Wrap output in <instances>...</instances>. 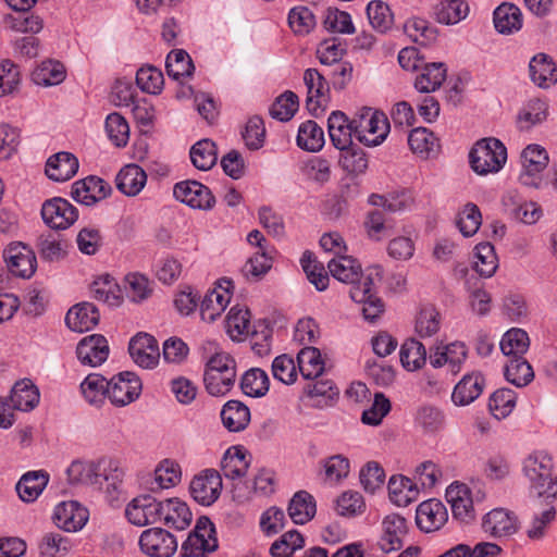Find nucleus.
I'll return each instance as SVG.
<instances>
[{
    "label": "nucleus",
    "mask_w": 557,
    "mask_h": 557,
    "mask_svg": "<svg viewBox=\"0 0 557 557\" xmlns=\"http://www.w3.org/2000/svg\"><path fill=\"white\" fill-rule=\"evenodd\" d=\"M67 480L71 484L97 485L102 480L116 482L122 481L123 473L117 469V463L111 459L100 460H74L66 470Z\"/></svg>",
    "instance_id": "f257e3e1"
},
{
    "label": "nucleus",
    "mask_w": 557,
    "mask_h": 557,
    "mask_svg": "<svg viewBox=\"0 0 557 557\" xmlns=\"http://www.w3.org/2000/svg\"><path fill=\"white\" fill-rule=\"evenodd\" d=\"M553 461L545 454L530 455L523 462V472L530 481V497L557 498V480L552 475Z\"/></svg>",
    "instance_id": "f03ea898"
},
{
    "label": "nucleus",
    "mask_w": 557,
    "mask_h": 557,
    "mask_svg": "<svg viewBox=\"0 0 557 557\" xmlns=\"http://www.w3.org/2000/svg\"><path fill=\"white\" fill-rule=\"evenodd\" d=\"M236 362L226 352H216L206 363L203 383L209 395L222 397L234 386Z\"/></svg>",
    "instance_id": "7ed1b4c3"
},
{
    "label": "nucleus",
    "mask_w": 557,
    "mask_h": 557,
    "mask_svg": "<svg viewBox=\"0 0 557 557\" xmlns=\"http://www.w3.org/2000/svg\"><path fill=\"white\" fill-rule=\"evenodd\" d=\"M469 161L479 175L497 173L507 161V149L497 138H482L470 150Z\"/></svg>",
    "instance_id": "20e7f679"
},
{
    "label": "nucleus",
    "mask_w": 557,
    "mask_h": 557,
    "mask_svg": "<svg viewBox=\"0 0 557 557\" xmlns=\"http://www.w3.org/2000/svg\"><path fill=\"white\" fill-rule=\"evenodd\" d=\"M356 139L369 147L381 145L389 133L387 116L371 108H362L355 116Z\"/></svg>",
    "instance_id": "39448f33"
},
{
    "label": "nucleus",
    "mask_w": 557,
    "mask_h": 557,
    "mask_svg": "<svg viewBox=\"0 0 557 557\" xmlns=\"http://www.w3.org/2000/svg\"><path fill=\"white\" fill-rule=\"evenodd\" d=\"M383 276L381 265H374L367 272L362 286L350 287L349 296L358 304H362V314L367 321L374 322L384 312V304L374 293L373 287Z\"/></svg>",
    "instance_id": "423d86ee"
},
{
    "label": "nucleus",
    "mask_w": 557,
    "mask_h": 557,
    "mask_svg": "<svg viewBox=\"0 0 557 557\" xmlns=\"http://www.w3.org/2000/svg\"><path fill=\"white\" fill-rule=\"evenodd\" d=\"M548 160V153L542 146L536 144L527 146L521 153L522 172L519 175L520 183L534 188L547 186L548 183L543 180L541 173L546 169Z\"/></svg>",
    "instance_id": "0eeeda50"
},
{
    "label": "nucleus",
    "mask_w": 557,
    "mask_h": 557,
    "mask_svg": "<svg viewBox=\"0 0 557 557\" xmlns=\"http://www.w3.org/2000/svg\"><path fill=\"white\" fill-rule=\"evenodd\" d=\"M44 223L52 230H66L78 220V210L67 199L53 197L41 205Z\"/></svg>",
    "instance_id": "6e6552de"
},
{
    "label": "nucleus",
    "mask_w": 557,
    "mask_h": 557,
    "mask_svg": "<svg viewBox=\"0 0 557 557\" xmlns=\"http://www.w3.org/2000/svg\"><path fill=\"white\" fill-rule=\"evenodd\" d=\"M111 193L112 187L107 181L96 175H89L72 184L70 196L79 205L94 207L108 198Z\"/></svg>",
    "instance_id": "1a4fd4ad"
},
{
    "label": "nucleus",
    "mask_w": 557,
    "mask_h": 557,
    "mask_svg": "<svg viewBox=\"0 0 557 557\" xmlns=\"http://www.w3.org/2000/svg\"><path fill=\"white\" fill-rule=\"evenodd\" d=\"M108 398L112 405L124 407L136 400L141 393V381L131 371L120 372L108 381Z\"/></svg>",
    "instance_id": "9d476101"
},
{
    "label": "nucleus",
    "mask_w": 557,
    "mask_h": 557,
    "mask_svg": "<svg viewBox=\"0 0 557 557\" xmlns=\"http://www.w3.org/2000/svg\"><path fill=\"white\" fill-rule=\"evenodd\" d=\"M555 499L545 497H530L529 510L531 511V521L527 529V536L532 541L542 540L556 519Z\"/></svg>",
    "instance_id": "9b49d317"
},
{
    "label": "nucleus",
    "mask_w": 557,
    "mask_h": 557,
    "mask_svg": "<svg viewBox=\"0 0 557 557\" xmlns=\"http://www.w3.org/2000/svg\"><path fill=\"white\" fill-rule=\"evenodd\" d=\"M10 273L16 277L30 278L35 273V251L22 242L10 243L2 252Z\"/></svg>",
    "instance_id": "f8f14e48"
},
{
    "label": "nucleus",
    "mask_w": 557,
    "mask_h": 557,
    "mask_svg": "<svg viewBox=\"0 0 557 557\" xmlns=\"http://www.w3.org/2000/svg\"><path fill=\"white\" fill-rule=\"evenodd\" d=\"M325 76V72L321 73L317 69H307L304 73V83L308 89L306 106L313 116H319L330 100V82Z\"/></svg>",
    "instance_id": "ddd939ff"
},
{
    "label": "nucleus",
    "mask_w": 557,
    "mask_h": 557,
    "mask_svg": "<svg viewBox=\"0 0 557 557\" xmlns=\"http://www.w3.org/2000/svg\"><path fill=\"white\" fill-rule=\"evenodd\" d=\"M173 195L176 200L193 209L210 210L215 205V197L210 188L197 181H182L174 185Z\"/></svg>",
    "instance_id": "4468645a"
},
{
    "label": "nucleus",
    "mask_w": 557,
    "mask_h": 557,
    "mask_svg": "<svg viewBox=\"0 0 557 557\" xmlns=\"http://www.w3.org/2000/svg\"><path fill=\"white\" fill-rule=\"evenodd\" d=\"M222 491V478L214 469H206L195 475L189 484L191 497L202 506L218 500Z\"/></svg>",
    "instance_id": "2eb2a0df"
},
{
    "label": "nucleus",
    "mask_w": 557,
    "mask_h": 557,
    "mask_svg": "<svg viewBox=\"0 0 557 557\" xmlns=\"http://www.w3.org/2000/svg\"><path fill=\"white\" fill-rule=\"evenodd\" d=\"M162 502L149 494L134 498L125 509L127 520L138 527L153 524L162 518Z\"/></svg>",
    "instance_id": "dca6fc26"
},
{
    "label": "nucleus",
    "mask_w": 557,
    "mask_h": 557,
    "mask_svg": "<svg viewBox=\"0 0 557 557\" xmlns=\"http://www.w3.org/2000/svg\"><path fill=\"white\" fill-rule=\"evenodd\" d=\"M139 546L150 557H172L177 549V541L169 531L151 528L141 533Z\"/></svg>",
    "instance_id": "f3484780"
},
{
    "label": "nucleus",
    "mask_w": 557,
    "mask_h": 557,
    "mask_svg": "<svg viewBox=\"0 0 557 557\" xmlns=\"http://www.w3.org/2000/svg\"><path fill=\"white\" fill-rule=\"evenodd\" d=\"M88 510L78 502H62L55 506L52 520L54 524L66 531L76 532L83 529L88 521Z\"/></svg>",
    "instance_id": "a211bd4d"
},
{
    "label": "nucleus",
    "mask_w": 557,
    "mask_h": 557,
    "mask_svg": "<svg viewBox=\"0 0 557 557\" xmlns=\"http://www.w3.org/2000/svg\"><path fill=\"white\" fill-rule=\"evenodd\" d=\"M76 355L82 364L98 367L108 359V341L101 334L85 336L77 344Z\"/></svg>",
    "instance_id": "6ab92c4d"
},
{
    "label": "nucleus",
    "mask_w": 557,
    "mask_h": 557,
    "mask_svg": "<svg viewBox=\"0 0 557 557\" xmlns=\"http://www.w3.org/2000/svg\"><path fill=\"white\" fill-rule=\"evenodd\" d=\"M407 532V520L404 517L398 513L386 516L382 521V535L377 542L380 549L384 553L400 549Z\"/></svg>",
    "instance_id": "aec40b11"
},
{
    "label": "nucleus",
    "mask_w": 557,
    "mask_h": 557,
    "mask_svg": "<svg viewBox=\"0 0 557 557\" xmlns=\"http://www.w3.org/2000/svg\"><path fill=\"white\" fill-rule=\"evenodd\" d=\"M128 351L135 363L147 369L153 368L160 357L157 339L147 333L135 335L129 342Z\"/></svg>",
    "instance_id": "412c9836"
},
{
    "label": "nucleus",
    "mask_w": 557,
    "mask_h": 557,
    "mask_svg": "<svg viewBox=\"0 0 557 557\" xmlns=\"http://www.w3.org/2000/svg\"><path fill=\"white\" fill-rule=\"evenodd\" d=\"M446 500L450 504L455 519L469 523L475 518L471 492L466 484L455 483L446 490Z\"/></svg>",
    "instance_id": "4be33fe9"
},
{
    "label": "nucleus",
    "mask_w": 557,
    "mask_h": 557,
    "mask_svg": "<svg viewBox=\"0 0 557 557\" xmlns=\"http://www.w3.org/2000/svg\"><path fill=\"white\" fill-rule=\"evenodd\" d=\"M482 528L493 537L510 536L518 531L519 521L513 512L496 508L484 516Z\"/></svg>",
    "instance_id": "5701e85b"
},
{
    "label": "nucleus",
    "mask_w": 557,
    "mask_h": 557,
    "mask_svg": "<svg viewBox=\"0 0 557 557\" xmlns=\"http://www.w3.org/2000/svg\"><path fill=\"white\" fill-rule=\"evenodd\" d=\"M78 168V159L73 153L60 151L48 158L45 174L53 182H66L77 173Z\"/></svg>",
    "instance_id": "b1692460"
},
{
    "label": "nucleus",
    "mask_w": 557,
    "mask_h": 557,
    "mask_svg": "<svg viewBox=\"0 0 557 557\" xmlns=\"http://www.w3.org/2000/svg\"><path fill=\"white\" fill-rule=\"evenodd\" d=\"M327 268L334 278L351 287L362 286V281L367 276L363 274L360 263L352 257L338 256L329 261Z\"/></svg>",
    "instance_id": "393cba45"
},
{
    "label": "nucleus",
    "mask_w": 557,
    "mask_h": 557,
    "mask_svg": "<svg viewBox=\"0 0 557 557\" xmlns=\"http://www.w3.org/2000/svg\"><path fill=\"white\" fill-rule=\"evenodd\" d=\"M355 117L349 120L342 111H333L327 119L329 135L332 144L337 149L347 148L352 144V137L356 138Z\"/></svg>",
    "instance_id": "a878e982"
},
{
    "label": "nucleus",
    "mask_w": 557,
    "mask_h": 557,
    "mask_svg": "<svg viewBox=\"0 0 557 557\" xmlns=\"http://www.w3.org/2000/svg\"><path fill=\"white\" fill-rule=\"evenodd\" d=\"M100 320L98 308L88 301L74 305L65 315L66 325L75 332H87L94 329Z\"/></svg>",
    "instance_id": "bb28decb"
},
{
    "label": "nucleus",
    "mask_w": 557,
    "mask_h": 557,
    "mask_svg": "<svg viewBox=\"0 0 557 557\" xmlns=\"http://www.w3.org/2000/svg\"><path fill=\"white\" fill-rule=\"evenodd\" d=\"M14 14L5 16L15 33H27L35 28V0H5Z\"/></svg>",
    "instance_id": "cd10ccee"
},
{
    "label": "nucleus",
    "mask_w": 557,
    "mask_h": 557,
    "mask_svg": "<svg viewBox=\"0 0 557 557\" xmlns=\"http://www.w3.org/2000/svg\"><path fill=\"white\" fill-rule=\"evenodd\" d=\"M485 379L480 372L466 374L455 386L451 400L456 406H467L482 394Z\"/></svg>",
    "instance_id": "c85d7f7f"
},
{
    "label": "nucleus",
    "mask_w": 557,
    "mask_h": 557,
    "mask_svg": "<svg viewBox=\"0 0 557 557\" xmlns=\"http://www.w3.org/2000/svg\"><path fill=\"white\" fill-rule=\"evenodd\" d=\"M529 73L531 81L540 88L545 89L557 83V65L545 53H539L531 59Z\"/></svg>",
    "instance_id": "c756f323"
},
{
    "label": "nucleus",
    "mask_w": 557,
    "mask_h": 557,
    "mask_svg": "<svg viewBox=\"0 0 557 557\" xmlns=\"http://www.w3.org/2000/svg\"><path fill=\"white\" fill-rule=\"evenodd\" d=\"M249 465L247 450L242 446H233L225 451L221 469L226 479L236 480L246 475Z\"/></svg>",
    "instance_id": "7c9ffc66"
},
{
    "label": "nucleus",
    "mask_w": 557,
    "mask_h": 557,
    "mask_svg": "<svg viewBox=\"0 0 557 557\" xmlns=\"http://www.w3.org/2000/svg\"><path fill=\"white\" fill-rule=\"evenodd\" d=\"M221 420L230 432H240L250 422V410L239 400H228L221 410Z\"/></svg>",
    "instance_id": "2f4dec72"
},
{
    "label": "nucleus",
    "mask_w": 557,
    "mask_h": 557,
    "mask_svg": "<svg viewBox=\"0 0 557 557\" xmlns=\"http://www.w3.org/2000/svg\"><path fill=\"white\" fill-rule=\"evenodd\" d=\"M117 189L126 196H136L147 182L146 172L137 164L125 165L115 178Z\"/></svg>",
    "instance_id": "473e14b6"
},
{
    "label": "nucleus",
    "mask_w": 557,
    "mask_h": 557,
    "mask_svg": "<svg viewBox=\"0 0 557 557\" xmlns=\"http://www.w3.org/2000/svg\"><path fill=\"white\" fill-rule=\"evenodd\" d=\"M162 518L164 523L176 530H185L191 522V511L186 503L178 498H169L162 502Z\"/></svg>",
    "instance_id": "72a5a7b5"
},
{
    "label": "nucleus",
    "mask_w": 557,
    "mask_h": 557,
    "mask_svg": "<svg viewBox=\"0 0 557 557\" xmlns=\"http://www.w3.org/2000/svg\"><path fill=\"white\" fill-rule=\"evenodd\" d=\"M446 519V510L440 502H423L417 509L416 521L424 532L440 529Z\"/></svg>",
    "instance_id": "f704fd0d"
},
{
    "label": "nucleus",
    "mask_w": 557,
    "mask_h": 557,
    "mask_svg": "<svg viewBox=\"0 0 557 557\" xmlns=\"http://www.w3.org/2000/svg\"><path fill=\"white\" fill-rule=\"evenodd\" d=\"M548 106L544 100L534 98L529 100L517 115V127L521 132L530 131L533 126L542 124L547 119Z\"/></svg>",
    "instance_id": "c9c22d12"
},
{
    "label": "nucleus",
    "mask_w": 557,
    "mask_h": 557,
    "mask_svg": "<svg viewBox=\"0 0 557 557\" xmlns=\"http://www.w3.org/2000/svg\"><path fill=\"white\" fill-rule=\"evenodd\" d=\"M287 511L294 523L305 524L315 515V500L307 491H298L292 497Z\"/></svg>",
    "instance_id": "e433bc0d"
},
{
    "label": "nucleus",
    "mask_w": 557,
    "mask_h": 557,
    "mask_svg": "<svg viewBox=\"0 0 557 557\" xmlns=\"http://www.w3.org/2000/svg\"><path fill=\"white\" fill-rule=\"evenodd\" d=\"M494 26L500 34H512L522 27V13L520 9L504 2L494 11Z\"/></svg>",
    "instance_id": "4c0bfd02"
},
{
    "label": "nucleus",
    "mask_w": 557,
    "mask_h": 557,
    "mask_svg": "<svg viewBox=\"0 0 557 557\" xmlns=\"http://www.w3.org/2000/svg\"><path fill=\"white\" fill-rule=\"evenodd\" d=\"M446 65L443 62L429 63L423 66V72L417 76L414 88L419 92L430 94L441 87L446 78Z\"/></svg>",
    "instance_id": "58836bf2"
},
{
    "label": "nucleus",
    "mask_w": 557,
    "mask_h": 557,
    "mask_svg": "<svg viewBox=\"0 0 557 557\" xmlns=\"http://www.w3.org/2000/svg\"><path fill=\"white\" fill-rule=\"evenodd\" d=\"M69 243L60 235L41 237L39 243V255L42 263L58 264L67 257Z\"/></svg>",
    "instance_id": "ea45409f"
},
{
    "label": "nucleus",
    "mask_w": 557,
    "mask_h": 557,
    "mask_svg": "<svg viewBox=\"0 0 557 557\" xmlns=\"http://www.w3.org/2000/svg\"><path fill=\"white\" fill-rule=\"evenodd\" d=\"M469 13L467 0H443L434 8V15L438 23L454 25L465 20Z\"/></svg>",
    "instance_id": "a19ab883"
},
{
    "label": "nucleus",
    "mask_w": 557,
    "mask_h": 557,
    "mask_svg": "<svg viewBox=\"0 0 557 557\" xmlns=\"http://www.w3.org/2000/svg\"><path fill=\"white\" fill-rule=\"evenodd\" d=\"M239 386L245 395L260 398L269 392L270 380L262 369L251 368L243 374Z\"/></svg>",
    "instance_id": "79ce46f5"
},
{
    "label": "nucleus",
    "mask_w": 557,
    "mask_h": 557,
    "mask_svg": "<svg viewBox=\"0 0 557 557\" xmlns=\"http://www.w3.org/2000/svg\"><path fill=\"white\" fill-rule=\"evenodd\" d=\"M389 498L397 506H407L418 495L417 483L404 475H393L388 481Z\"/></svg>",
    "instance_id": "37998d69"
},
{
    "label": "nucleus",
    "mask_w": 557,
    "mask_h": 557,
    "mask_svg": "<svg viewBox=\"0 0 557 557\" xmlns=\"http://www.w3.org/2000/svg\"><path fill=\"white\" fill-rule=\"evenodd\" d=\"M108 381L98 373H91L81 384V391L85 400L91 406L100 407L108 397Z\"/></svg>",
    "instance_id": "c03bdc74"
},
{
    "label": "nucleus",
    "mask_w": 557,
    "mask_h": 557,
    "mask_svg": "<svg viewBox=\"0 0 557 557\" xmlns=\"http://www.w3.org/2000/svg\"><path fill=\"white\" fill-rule=\"evenodd\" d=\"M296 140L299 148L317 152L324 146V132L314 121L309 120L299 126Z\"/></svg>",
    "instance_id": "a18cd8bd"
},
{
    "label": "nucleus",
    "mask_w": 557,
    "mask_h": 557,
    "mask_svg": "<svg viewBox=\"0 0 557 557\" xmlns=\"http://www.w3.org/2000/svg\"><path fill=\"white\" fill-rule=\"evenodd\" d=\"M12 407L18 411H30L35 407V384L30 379L16 382L8 397Z\"/></svg>",
    "instance_id": "49530a36"
},
{
    "label": "nucleus",
    "mask_w": 557,
    "mask_h": 557,
    "mask_svg": "<svg viewBox=\"0 0 557 557\" xmlns=\"http://www.w3.org/2000/svg\"><path fill=\"white\" fill-rule=\"evenodd\" d=\"M298 368L301 375L307 380L320 376L324 370L321 352L315 347H305L297 355Z\"/></svg>",
    "instance_id": "de8ad7c7"
},
{
    "label": "nucleus",
    "mask_w": 557,
    "mask_h": 557,
    "mask_svg": "<svg viewBox=\"0 0 557 557\" xmlns=\"http://www.w3.org/2000/svg\"><path fill=\"white\" fill-rule=\"evenodd\" d=\"M65 78V66L58 60L47 59L37 65V86H57L63 83Z\"/></svg>",
    "instance_id": "09e8293b"
},
{
    "label": "nucleus",
    "mask_w": 557,
    "mask_h": 557,
    "mask_svg": "<svg viewBox=\"0 0 557 557\" xmlns=\"http://www.w3.org/2000/svg\"><path fill=\"white\" fill-rule=\"evenodd\" d=\"M190 160L194 166L201 171L210 170L218 160V151L214 141L201 139L190 149Z\"/></svg>",
    "instance_id": "8fccbe9b"
},
{
    "label": "nucleus",
    "mask_w": 557,
    "mask_h": 557,
    "mask_svg": "<svg viewBox=\"0 0 557 557\" xmlns=\"http://www.w3.org/2000/svg\"><path fill=\"white\" fill-rule=\"evenodd\" d=\"M500 349L509 358L523 357L527 352L530 339L528 333L521 329H511L507 331L502 341Z\"/></svg>",
    "instance_id": "3c124183"
},
{
    "label": "nucleus",
    "mask_w": 557,
    "mask_h": 557,
    "mask_svg": "<svg viewBox=\"0 0 557 557\" xmlns=\"http://www.w3.org/2000/svg\"><path fill=\"white\" fill-rule=\"evenodd\" d=\"M408 145L413 153L424 158L436 152L438 147L435 135L425 127H417L408 135Z\"/></svg>",
    "instance_id": "603ef678"
},
{
    "label": "nucleus",
    "mask_w": 557,
    "mask_h": 557,
    "mask_svg": "<svg viewBox=\"0 0 557 557\" xmlns=\"http://www.w3.org/2000/svg\"><path fill=\"white\" fill-rule=\"evenodd\" d=\"M339 164L344 171L352 176L363 174L368 169V158L363 149L358 145H351L341 149Z\"/></svg>",
    "instance_id": "864d4df0"
},
{
    "label": "nucleus",
    "mask_w": 557,
    "mask_h": 557,
    "mask_svg": "<svg viewBox=\"0 0 557 557\" xmlns=\"http://www.w3.org/2000/svg\"><path fill=\"white\" fill-rule=\"evenodd\" d=\"M166 73L175 81L190 76L195 69L189 54L183 49L171 51L165 61Z\"/></svg>",
    "instance_id": "5fc2aeb1"
},
{
    "label": "nucleus",
    "mask_w": 557,
    "mask_h": 557,
    "mask_svg": "<svg viewBox=\"0 0 557 557\" xmlns=\"http://www.w3.org/2000/svg\"><path fill=\"white\" fill-rule=\"evenodd\" d=\"M404 30L412 41L421 46H428L437 38V29L420 17L409 18L404 25Z\"/></svg>",
    "instance_id": "6e6d98bb"
},
{
    "label": "nucleus",
    "mask_w": 557,
    "mask_h": 557,
    "mask_svg": "<svg viewBox=\"0 0 557 557\" xmlns=\"http://www.w3.org/2000/svg\"><path fill=\"white\" fill-rule=\"evenodd\" d=\"M226 333L233 341H242L249 333L250 313L248 309L233 307L225 319Z\"/></svg>",
    "instance_id": "4d7b16f0"
},
{
    "label": "nucleus",
    "mask_w": 557,
    "mask_h": 557,
    "mask_svg": "<svg viewBox=\"0 0 557 557\" xmlns=\"http://www.w3.org/2000/svg\"><path fill=\"white\" fill-rule=\"evenodd\" d=\"M403 367L409 371L420 369L426 360L425 347L414 338L406 341L399 351Z\"/></svg>",
    "instance_id": "13d9d810"
},
{
    "label": "nucleus",
    "mask_w": 557,
    "mask_h": 557,
    "mask_svg": "<svg viewBox=\"0 0 557 557\" xmlns=\"http://www.w3.org/2000/svg\"><path fill=\"white\" fill-rule=\"evenodd\" d=\"M505 377L517 387L528 385L534 377L530 363L523 358H510L505 367Z\"/></svg>",
    "instance_id": "bf43d9fd"
},
{
    "label": "nucleus",
    "mask_w": 557,
    "mask_h": 557,
    "mask_svg": "<svg viewBox=\"0 0 557 557\" xmlns=\"http://www.w3.org/2000/svg\"><path fill=\"white\" fill-rule=\"evenodd\" d=\"M218 548L216 539H209L197 533H190L182 544V557H206Z\"/></svg>",
    "instance_id": "052dcab7"
},
{
    "label": "nucleus",
    "mask_w": 557,
    "mask_h": 557,
    "mask_svg": "<svg viewBox=\"0 0 557 557\" xmlns=\"http://www.w3.org/2000/svg\"><path fill=\"white\" fill-rule=\"evenodd\" d=\"M299 107L298 96L290 90L284 91L280 95L269 109L271 117L287 122L292 120Z\"/></svg>",
    "instance_id": "680f3d73"
},
{
    "label": "nucleus",
    "mask_w": 557,
    "mask_h": 557,
    "mask_svg": "<svg viewBox=\"0 0 557 557\" xmlns=\"http://www.w3.org/2000/svg\"><path fill=\"white\" fill-rule=\"evenodd\" d=\"M305 546V539L297 530L285 532L270 547L272 557H293L294 553Z\"/></svg>",
    "instance_id": "e2e57ef3"
},
{
    "label": "nucleus",
    "mask_w": 557,
    "mask_h": 557,
    "mask_svg": "<svg viewBox=\"0 0 557 557\" xmlns=\"http://www.w3.org/2000/svg\"><path fill=\"white\" fill-rule=\"evenodd\" d=\"M367 15L371 26L379 33H386L393 26V13L389 7L381 0H373L368 4Z\"/></svg>",
    "instance_id": "0e129e2a"
},
{
    "label": "nucleus",
    "mask_w": 557,
    "mask_h": 557,
    "mask_svg": "<svg viewBox=\"0 0 557 557\" xmlns=\"http://www.w3.org/2000/svg\"><path fill=\"white\" fill-rule=\"evenodd\" d=\"M300 261L309 282L314 285L319 292L325 290L329 286L330 278L324 265L317 261L314 256L309 251L302 255Z\"/></svg>",
    "instance_id": "69168bd1"
},
{
    "label": "nucleus",
    "mask_w": 557,
    "mask_h": 557,
    "mask_svg": "<svg viewBox=\"0 0 557 557\" xmlns=\"http://www.w3.org/2000/svg\"><path fill=\"white\" fill-rule=\"evenodd\" d=\"M474 270L483 277H491L497 270L498 259L494 246L490 243H481L475 247Z\"/></svg>",
    "instance_id": "338daca9"
},
{
    "label": "nucleus",
    "mask_w": 557,
    "mask_h": 557,
    "mask_svg": "<svg viewBox=\"0 0 557 557\" xmlns=\"http://www.w3.org/2000/svg\"><path fill=\"white\" fill-rule=\"evenodd\" d=\"M41 557H61L71 549V542L59 532H48L38 545Z\"/></svg>",
    "instance_id": "774afa93"
}]
</instances>
